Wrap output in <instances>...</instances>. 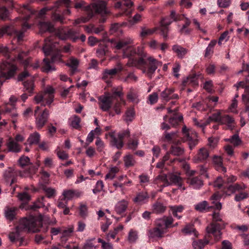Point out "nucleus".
Here are the masks:
<instances>
[{"label":"nucleus","mask_w":249,"mask_h":249,"mask_svg":"<svg viewBox=\"0 0 249 249\" xmlns=\"http://www.w3.org/2000/svg\"><path fill=\"white\" fill-rule=\"evenodd\" d=\"M140 57L138 59H130L127 64L128 66H135L142 70L148 77L151 78L159 66L162 65V62L158 61L153 56L146 53H138Z\"/></svg>","instance_id":"obj_1"},{"label":"nucleus","mask_w":249,"mask_h":249,"mask_svg":"<svg viewBox=\"0 0 249 249\" xmlns=\"http://www.w3.org/2000/svg\"><path fill=\"white\" fill-rule=\"evenodd\" d=\"M107 2L105 1L100 0L92 3L85 8L87 15L86 17H82L76 19L74 24L77 25L80 23H85L91 19L95 14H99L101 16L100 22H104L106 20L105 17L109 14V11L107 8Z\"/></svg>","instance_id":"obj_2"},{"label":"nucleus","mask_w":249,"mask_h":249,"mask_svg":"<svg viewBox=\"0 0 249 249\" xmlns=\"http://www.w3.org/2000/svg\"><path fill=\"white\" fill-rule=\"evenodd\" d=\"M36 232L40 230L36 227V223L33 219L23 218L20 221L19 225L8 234V238L11 242H14L19 236L21 231Z\"/></svg>","instance_id":"obj_3"},{"label":"nucleus","mask_w":249,"mask_h":249,"mask_svg":"<svg viewBox=\"0 0 249 249\" xmlns=\"http://www.w3.org/2000/svg\"><path fill=\"white\" fill-rule=\"evenodd\" d=\"M30 27L29 25L26 22L22 24V29L20 31H18L13 25L4 26L0 29V38L4 34H7L8 36L17 37L18 40L20 41L22 40L24 33Z\"/></svg>","instance_id":"obj_4"},{"label":"nucleus","mask_w":249,"mask_h":249,"mask_svg":"<svg viewBox=\"0 0 249 249\" xmlns=\"http://www.w3.org/2000/svg\"><path fill=\"white\" fill-rule=\"evenodd\" d=\"M17 70V67L9 61H4L0 64V88L5 79H9L15 75Z\"/></svg>","instance_id":"obj_5"},{"label":"nucleus","mask_w":249,"mask_h":249,"mask_svg":"<svg viewBox=\"0 0 249 249\" xmlns=\"http://www.w3.org/2000/svg\"><path fill=\"white\" fill-rule=\"evenodd\" d=\"M182 131L183 135L182 141L183 142H188L189 147L192 149L197 143L196 133L192 130L188 129L186 126L182 127Z\"/></svg>","instance_id":"obj_6"},{"label":"nucleus","mask_w":249,"mask_h":249,"mask_svg":"<svg viewBox=\"0 0 249 249\" xmlns=\"http://www.w3.org/2000/svg\"><path fill=\"white\" fill-rule=\"evenodd\" d=\"M224 227V224L221 225L219 223L212 222L207 226L206 231L208 234L213 235L215 239L218 241L221 238V230Z\"/></svg>","instance_id":"obj_7"},{"label":"nucleus","mask_w":249,"mask_h":249,"mask_svg":"<svg viewBox=\"0 0 249 249\" xmlns=\"http://www.w3.org/2000/svg\"><path fill=\"white\" fill-rule=\"evenodd\" d=\"M61 59V55L59 53H57L52 56L51 61L45 58L43 59L44 63L43 67V71L44 72L48 73L55 70V68L51 65V63H54L57 61H60Z\"/></svg>","instance_id":"obj_8"},{"label":"nucleus","mask_w":249,"mask_h":249,"mask_svg":"<svg viewBox=\"0 0 249 249\" xmlns=\"http://www.w3.org/2000/svg\"><path fill=\"white\" fill-rule=\"evenodd\" d=\"M163 136V140L165 142L177 145L180 143L178 132L177 131L171 132L165 131Z\"/></svg>","instance_id":"obj_9"},{"label":"nucleus","mask_w":249,"mask_h":249,"mask_svg":"<svg viewBox=\"0 0 249 249\" xmlns=\"http://www.w3.org/2000/svg\"><path fill=\"white\" fill-rule=\"evenodd\" d=\"M49 116V111L45 109L43 112L39 114L36 118V127L38 129H41L47 123Z\"/></svg>","instance_id":"obj_10"},{"label":"nucleus","mask_w":249,"mask_h":249,"mask_svg":"<svg viewBox=\"0 0 249 249\" xmlns=\"http://www.w3.org/2000/svg\"><path fill=\"white\" fill-rule=\"evenodd\" d=\"M54 92V89L51 86L47 87L45 89L43 93V102L46 103H42V106H45L48 105L50 106L53 101Z\"/></svg>","instance_id":"obj_11"},{"label":"nucleus","mask_w":249,"mask_h":249,"mask_svg":"<svg viewBox=\"0 0 249 249\" xmlns=\"http://www.w3.org/2000/svg\"><path fill=\"white\" fill-rule=\"evenodd\" d=\"M99 101L100 107L103 111H107L111 108L113 100L106 93L100 96Z\"/></svg>","instance_id":"obj_12"},{"label":"nucleus","mask_w":249,"mask_h":249,"mask_svg":"<svg viewBox=\"0 0 249 249\" xmlns=\"http://www.w3.org/2000/svg\"><path fill=\"white\" fill-rule=\"evenodd\" d=\"M175 89L173 88H166L160 93V97L163 101L166 102H168L171 99H176L178 98L177 94L174 93Z\"/></svg>","instance_id":"obj_13"},{"label":"nucleus","mask_w":249,"mask_h":249,"mask_svg":"<svg viewBox=\"0 0 249 249\" xmlns=\"http://www.w3.org/2000/svg\"><path fill=\"white\" fill-rule=\"evenodd\" d=\"M6 145L8 152L17 153L20 152L22 149L21 146L11 137L8 139Z\"/></svg>","instance_id":"obj_14"},{"label":"nucleus","mask_w":249,"mask_h":249,"mask_svg":"<svg viewBox=\"0 0 249 249\" xmlns=\"http://www.w3.org/2000/svg\"><path fill=\"white\" fill-rule=\"evenodd\" d=\"M53 37H49L45 40L44 46L43 48V52L45 55H49L55 48L57 45L56 42H53Z\"/></svg>","instance_id":"obj_15"},{"label":"nucleus","mask_w":249,"mask_h":249,"mask_svg":"<svg viewBox=\"0 0 249 249\" xmlns=\"http://www.w3.org/2000/svg\"><path fill=\"white\" fill-rule=\"evenodd\" d=\"M178 108H176L174 110H172L170 107L168 108V113H173V116L171 117L169 119V122L173 126L178 124L180 122L183 120V116L182 115L177 112Z\"/></svg>","instance_id":"obj_16"},{"label":"nucleus","mask_w":249,"mask_h":249,"mask_svg":"<svg viewBox=\"0 0 249 249\" xmlns=\"http://www.w3.org/2000/svg\"><path fill=\"white\" fill-rule=\"evenodd\" d=\"M122 70L123 67L120 64H118L116 68L112 69H106L103 71L102 78L104 80L112 78L113 76L121 71Z\"/></svg>","instance_id":"obj_17"},{"label":"nucleus","mask_w":249,"mask_h":249,"mask_svg":"<svg viewBox=\"0 0 249 249\" xmlns=\"http://www.w3.org/2000/svg\"><path fill=\"white\" fill-rule=\"evenodd\" d=\"M149 198V196L146 192H141L138 193L133 199V201L138 205H142L146 203Z\"/></svg>","instance_id":"obj_18"},{"label":"nucleus","mask_w":249,"mask_h":249,"mask_svg":"<svg viewBox=\"0 0 249 249\" xmlns=\"http://www.w3.org/2000/svg\"><path fill=\"white\" fill-rule=\"evenodd\" d=\"M168 18H162L160 22V30L161 32V35L164 38H167L168 32V26L172 23Z\"/></svg>","instance_id":"obj_19"},{"label":"nucleus","mask_w":249,"mask_h":249,"mask_svg":"<svg viewBox=\"0 0 249 249\" xmlns=\"http://www.w3.org/2000/svg\"><path fill=\"white\" fill-rule=\"evenodd\" d=\"M128 205V201L122 199L117 202L115 206V211L118 214H121L125 213Z\"/></svg>","instance_id":"obj_20"},{"label":"nucleus","mask_w":249,"mask_h":249,"mask_svg":"<svg viewBox=\"0 0 249 249\" xmlns=\"http://www.w3.org/2000/svg\"><path fill=\"white\" fill-rule=\"evenodd\" d=\"M17 208L6 206L4 210V214L6 219L9 221H12L16 218Z\"/></svg>","instance_id":"obj_21"},{"label":"nucleus","mask_w":249,"mask_h":249,"mask_svg":"<svg viewBox=\"0 0 249 249\" xmlns=\"http://www.w3.org/2000/svg\"><path fill=\"white\" fill-rule=\"evenodd\" d=\"M3 177L6 181L10 185L16 181L15 173L14 170L11 168H9L4 171Z\"/></svg>","instance_id":"obj_22"},{"label":"nucleus","mask_w":249,"mask_h":249,"mask_svg":"<svg viewBox=\"0 0 249 249\" xmlns=\"http://www.w3.org/2000/svg\"><path fill=\"white\" fill-rule=\"evenodd\" d=\"M108 135L110 137V144L112 146H115L118 149H121L124 145L123 141L121 140L119 137H116L114 132H109Z\"/></svg>","instance_id":"obj_23"},{"label":"nucleus","mask_w":249,"mask_h":249,"mask_svg":"<svg viewBox=\"0 0 249 249\" xmlns=\"http://www.w3.org/2000/svg\"><path fill=\"white\" fill-rule=\"evenodd\" d=\"M209 156V153L207 149L202 148L199 149L197 154L194 158V160L196 162H202L206 160Z\"/></svg>","instance_id":"obj_24"},{"label":"nucleus","mask_w":249,"mask_h":249,"mask_svg":"<svg viewBox=\"0 0 249 249\" xmlns=\"http://www.w3.org/2000/svg\"><path fill=\"white\" fill-rule=\"evenodd\" d=\"M168 179L169 180V181L170 183V185L175 184L177 185L179 188L182 189L183 191L185 190V187H182V180L179 175L170 174L169 175Z\"/></svg>","instance_id":"obj_25"},{"label":"nucleus","mask_w":249,"mask_h":249,"mask_svg":"<svg viewBox=\"0 0 249 249\" xmlns=\"http://www.w3.org/2000/svg\"><path fill=\"white\" fill-rule=\"evenodd\" d=\"M188 183L194 188L198 189L203 185V181L199 177H189Z\"/></svg>","instance_id":"obj_26"},{"label":"nucleus","mask_w":249,"mask_h":249,"mask_svg":"<svg viewBox=\"0 0 249 249\" xmlns=\"http://www.w3.org/2000/svg\"><path fill=\"white\" fill-rule=\"evenodd\" d=\"M27 55V53L22 52L19 53L18 55V59L19 62L22 63L24 66V69H26L30 66H31V58L24 59L25 56Z\"/></svg>","instance_id":"obj_27"},{"label":"nucleus","mask_w":249,"mask_h":249,"mask_svg":"<svg viewBox=\"0 0 249 249\" xmlns=\"http://www.w3.org/2000/svg\"><path fill=\"white\" fill-rule=\"evenodd\" d=\"M77 32L72 29H70L66 31H64V36H60V38L62 40L66 39L68 38H71L73 41L75 42L78 37L77 36Z\"/></svg>","instance_id":"obj_28"},{"label":"nucleus","mask_w":249,"mask_h":249,"mask_svg":"<svg viewBox=\"0 0 249 249\" xmlns=\"http://www.w3.org/2000/svg\"><path fill=\"white\" fill-rule=\"evenodd\" d=\"M79 64V61L77 58L71 57L68 60L66 65L71 68V73L72 74H73L76 71Z\"/></svg>","instance_id":"obj_29"},{"label":"nucleus","mask_w":249,"mask_h":249,"mask_svg":"<svg viewBox=\"0 0 249 249\" xmlns=\"http://www.w3.org/2000/svg\"><path fill=\"white\" fill-rule=\"evenodd\" d=\"M172 50L179 58H182L188 52L186 49L178 45H174Z\"/></svg>","instance_id":"obj_30"},{"label":"nucleus","mask_w":249,"mask_h":249,"mask_svg":"<svg viewBox=\"0 0 249 249\" xmlns=\"http://www.w3.org/2000/svg\"><path fill=\"white\" fill-rule=\"evenodd\" d=\"M64 200H69L72 199L74 196L79 197L81 196V193L73 190H64L63 192Z\"/></svg>","instance_id":"obj_31"},{"label":"nucleus","mask_w":249,"mask_h":249,"mask_svg":"<svg viewBox=\"0 0 249 249\" xmlns=\"http://www.w3.org/2000/svg\"><path fill=\"white\" fill-rule=\"evenodd\" d=\"M112 93H106L107 95L110 96V98L113 100L115 99L117 97H120V100L123 103H125V101L121 98L122 96H123V93L122 91L121 88H113L111 90Z\"/></svg>","instance_id":"obj_32"},{"label":"nucleus","mask_w":249,"mask_h":249,"mask_svg":"<svg viewBox=\"0 0 249 249\" xmlns=\"http://www.w3.org/2000/svg\"><path fill=\"white\" fill-rule=\"evenodd\" d=\"M222 112L223 110H216V112L213 113L209 117L207 121H209L210 123L211 122H214L218 123L220 124L223 115L222 114Z\"/></svg>","instance_id":"obj_33"},{"label":"nucleus","mask_w":249,"mask_h":249,"mask_svg":"<svg viewBox=\"0 0 249 249\" xmlns=\"http://www.w3.org/2000/svg\"><path fill=\"white\" fill-rule=\"evenodd\" d=\"M246 188V186L244 184H238L235 183L233 185H230L227 189L228 192L226 193V194L227 195H230V194L228 193V192L231 193H234L236 191H239L240 190H242L245 189Z\"/></svg>","instance_id":"obj_34"},{"label":"nucleus","mask_w":249,"mask_h":249,"mask_svg":"<svg viewBox=\"0 0 249 249\" xmlns=\"http://www.w3.org/2000/svg\"><path fill=\"white\" fill-rule=\"evenodd\" d=\"M40 135L37 132H35L30 135L27 142L30 145L38 144L40 141Z\"/></svg>","instance_id":"obj_35"},{"label":"nucleus","mask_w":249,"mask_h":249,"mask_svg":"<svg viewBox=\"0 0 249 249\" xmlns=\"http://www.w3.org/2000/svg\"><path fill=\"white\" fill-rule=\"evenodd\" d=\"M152 212L155 213H162L166 210V207L163 204L159 202H156L154 203L152 206Z\"/></svg>","instance_id":"obj_36"},{"label":"nucleus","mask_w":249,"mask_h":249,"mask_svg":"<svg viewBox=\"0 0 249 249\" xmlns=\"http://www.w3.org/2000/svg\"><path fill=\"white\" fill-rule=\"evenodd\" d=\"M37 171V167L31 164L29 168L25 170L23 173H21V176L24 178H32L33 175L35 174Z\"/></svg>","instance_id":"obj_37"},{"label":"nucleus","mask_w":249,"mask_h":249,"mask_svg":"<svg viewBox=\"0 0 249 249\" xmlns=\"http://www.w3.org/2000/svg\"><path fill=\"white\" fill-rule=\"evenodd\" d=\"M73 227L71 226L68 228L67 229L63 230L61 232V241L62 242L65 243L67 241L69 237H70L72 233L73 232Z\"/></svg>","instance_id":"obj_38"},{"label":"nucleus","mask_w":249,"mask_h":249,"mask_svg":"<svg viewBox=\"0 0 249 249\" xmlns=\"http://www.w3.org/2000/svg\"><path fill=\"white\" fill-rule=\"evenodd\" d=\"M124 161L127 168L134 166L136 163L134 156L130 154H127L124 157Z\"/></svg>","instance_id":"obj_39"},{"label":"nucleus","mask_w":249,"mask_h":249,"mask_svg":"<svg viewBox=\"0 0 249 249\" xmlns=\"http://www.w3.org/2000/svg\"><path fill=\"white\" fill-rule=\"evenodd\" d=\"M234 120L231 116L225 114L223 115L220 122L221 124H227L229 127L231 128L233 126Z\"/></svg>","instance_id":"obj_40"},{"label":"nucleus","mask_w":249,"mask_h":249,"mask_svg":"<svg viewBox=\"0 0 249 249\" xmlns=\"http://www.w3.org/2000/svg\"><path fill=\"white\" fill-rule=\"evenodd\" d=\"M127 98L128 100L134 103L139 102L138 92L134 89H130L127 94Z\"/></svg>","instance_id":"obj_41"},{"label":"nucleus","mask_w":249,"mask_h":249,"mask_svg":"<svg viewBox=\"0 0 249 249\" xmlns=\"http://www.w3.org/2000/svg\"><path fill=\"white\" fill-rule=\"evenodd\" d=\"M220 196L216 194H213L211 196V200L212 203L213 205H212L210 208H214L217 210H220L222 208V204L220 202L217 201V200L219 199Z\"/></svg>","instance_id":"obj_42"},{"label":"nucleus","mask_w":249,"mask_h":249,"mask_svg":"<svg viewBox=\"0 0 249 249\" xmlns=\"http://www.w3.org/2000/svg\"><path fill=\"white\" fill-rule=\"evenodd\" d=\"M164 233L156 227L150 229L148 231V236L151 238L161 237Z\"/></svg>","instance_id":"obj_43"},{"label":"nucleus","mask_w":249,"mask_h":249,"mask_svg":"<svg viewBox=\"0 0 249 249\" xmlns=\"http://www.w3.org/2000/svg\"><path fill=\"white\" fill-rule=\"evenodd\" d=\"M226 141L232 144L234 147L239 146L242 143V141L237 134L233 135L230 138L226 139Z\"/></svg>","instance_id":"obj_44"},{"label":"nucleus","mask_w":249,"mask_h":249,"mask_svg":"<svg viewBox=\"0 0 249 249\" xmlns=\"http://www.w3.org/2000/svg\"><path fill=\"white\" fill-rule=\"evenodd\" d=\"M133 39H132L131 38L129 37L125 38L123 39H122L117 43L116 45V48L117 49H121L124 48L127 45L133 43Z\"/></svg>","instance_id":"obj_45"},{"label":"nucleus","mask_w":249,"mask_h":249,"mask_svg":"<svg viewBox=\"0 0 249 249\" xmlns=\"http://www.w3.org/2000/svg\"><path fill=\"white\" fill-rule=\"evenodd\" d=\"M40 29L41 32H44L46 31L52 32L53 30V26L50 22H42L39 24Z\"/></svg>","instance_id":"obj_46"},{"label":"nucleus","mask_w":249,"mask_h":249,"mask_svg":"<svg viewBox=\"0 0 249 249\" xmlns=\"http://www.w3.org/2000/svg\"><path fill=\"white\" fill-rule=\"evenodd\" d=\"M159 181L163 182L164 184L163 187L167 186L170 185V183L169 181V179L166 175L161 174L157 177L155 178V182L156 183H158Z\"/></svg>","instance_id":"obj_47"},{"label":"nucleus","mask_w":249,"mask_h":249,"mask_svg":"<svg viewBox=\"0 0 249 249\" xmlns=\"http://www.w3.org/2000/svg\"><path fill=\"white\" fill-rule=\"evenodd\" d=\"M139 52H140L141 53H145L141 48L138 47L137 48H134L132 46H130L125 51L124 53H125L126 55L133 56L136 54L138 55Z\"/></svg>","instance_id":"obj_48"},{"label":"nucleus","mask_w":249,"mask_h":249,"mask_svg":"<svg viewBox=\"0 0 249 249\" xmlns=\"http://www.w3.org/2000/svg\"><path fill=\"white\" fill-rule=\"evenodd\" d=\"M22 12L25 16L23 18L24 21H26L30 18V16L33 14V12L29 7L28 5H23L21 10Z\"/></svg>","instance_id":"obj_49"},{"label":"nucleus","mask_w":249,"mask_h":249,"mask_svg":"<svg viewBox=\"0 0 249 249\" xmlns=\"http://www.w3.org/2000/svg\"><path fill=\"white\" fill-rule=\"evenodd\" d=\"M170 209L174 216L176 217L178 219H180L181 217V216L178 215V213L182 212L184 209L182 206H172L170 207Z\"/></svg>","instance_id":"obj_50"},{"label":"nucleus","mask_w":249,"mask_h":249,"mask_svg":"<svg viewBox=\"0 0 249 249\" xmlns=\"http://www.w3.org/2000/svg\"><path fill=\"white\" fill-rule=\"evenodd\" d=\"M184 152L183 148L178 146L177 144L171 146L170 153L175 156L182 155Z\"/></svg>","instance_id":"obj_51"},{"label":"nucleus","mask_w":249,"mask_h":249,"mask_svg":"<svg viewBox=\"0 0 249 249\" xmlns=\"http://www.w3.org/2000/svg\"><path fill=\"white\" fill-rule=\"evenodd\" d=\"M208 243V241L206 240H198L194 241L192 243L194 249H203L204 246Z\"/></svg>","instance_id":"obj_52"},{"label":"nucleus","mask_w":249,"mask_h":249,"mask_svg":"<svg viewBox=\"0 0 249 249\" xmlns=\"http://www.w3.org/2000/svg\"><path fill=\"white\" fill-rule=\"evenodd\" d=\"M23 85L26 91L30 93H32L34 88L33 77H31V79L24 82Z\"/></svg>","instance_id":"obj_53"},{"label":"nucleus","mask_w":249,"mask_h":249,"mask_svg":"<svg viewBox=\"0 0 249 249\" xmlns=\"http://www.w3.org/2000/svg\"><path fill=\"white\" fill-rule=\"evenodd\" d=\"M135 116V111L133 108H129L127 110L124 116V120L127 122H131L134 119Z\"/></svg>","instance_id":"obj_54"},{"label":"nucleus","mask_w":249,"mask_h":249,"mask_svg":"<svg viewBox=\"0 0 249 249\" xmlns=\"http://www.w3.org/2000/svg\"><path fill=\"white\" fill-rule=\"evenodd\" d=\"M80 118L77 116L74 115L71 119V125L74 128L79 129L80 128Z\"/></svg>","instance_id":"obj_55"},{"label":"nucleus","mask_w":249,"mask_h":249,"mask_svg":"<svg viewBox=\"0 0 249 249\" xmlns=\"http://www.w3.org/2000/svg\"><path fill=\"white\" fill-rule=\"evenodd\" d=\"M156 227L164 233H165L167 230L164 221H163L162 218L158 219L156 221Z\"/></svg>","instance_id":"obj_56"},{"label":"nucleus","mask_w":249,"mask_h":249,"mask_svg":"<svg viewBox=\"0 0 249 249\" xmlns=\"http://www.w3.org/2000/svg\"><path fill=\"white\" fill-rule=\"evenodd\" d=\"M18 163L22 167H24L29 165H30V160L28 157L22 156L19 159Z\"/></svg>","instance_id":"obj_57"},{"label":"nucleus","mask_w":249,"mask_h":249,"mask_svg":"<svg viewBox=\"0 0 249 249\" xmlns=\"http://www.w3.org/2000/svg\"><path fill=\"white\" fill-rule=\"evenodd\" d=\"M138 140L137 139H130L127 143V148L129 149L135 150L137 149L138 145Z\"/></svg>","instance_id":"obj_58"},{"label":"nucleus","mask_w":249,"mask_h":249,"mask_svg":"<svg viewBox=\"0 0 249 249\" xmlns=\"http://www.w3.org/2000/svg\"><path fill=\"white\" fill-rule=\"evenodd\" d=\"M213 162L217 166V167L221 168L224 172H226V168L222 166V159L221 157L216 156H214L213 158Z\"/></svg>","instance_id":"obj_59"},{"label":"nucleus","mask_w":249,"mask_h":249,"mask_svg":"<svg viewBox=\"0 0 249 249\" xmlns=\"http://www.w3.org/2000/svg\"><path fill=\"white\" fill-rule=\"evenodd\" d=\"M138 238V232L135 231L131 230L128 233V241L131 243H134L136 242Z\"/></svg>","instance_id":"obj_60"},{"label":"nucleus","mask_w":249,"mask_h":249,"mask_svg":"<svg viewBox=\"0 0 249 249\" xmlns=\"http://www.w3.org/2000/svg\"><path fill=\"white\" fill-rule=\"evenodd\" d=\"M193 122L196 126L202 128L203 131L204 127L210 124L209 121H203L202 120H200L199 121L196 118H193Z\"/></svg>","instance_id":"obj_61"},{"label":"nucleus","mask_w":249,"mask_h":249,"mask_svg":"<svg viewBox=\"0 0 249 249\" xmlns=\"http://www.w3.org/2000/svg\"><path fill=\"white\" fill-rule=\"evenodd\" d=\"M31 77H33L29 73L28 71L24 69V71L18 75V81H23L27 78H29L28 80H30Z\"/></svg>","instance_id":"obj_62"},{"label":"nucleus","mask_w":249,"mask_h":249,"mask_svg":"<svg viewBox=\"0 0 249 249\" xmlns=\"http://www.w3.org/2000/svg\"><path fill=\"white\" fill-rule=\"evenodd\" d=\"M156 31L155 29H148L145 27L142 28V32L141 33V36L142 37H145L147 36H150L153 34Z\"/></svg>","instance_id":"obj_63"},{"label":"nucleus","mask_w":249,"mask_h":249,"mask_svg":"<svg viewBox=\"0 0 249 249\" xmlns=\"http://www.w3.org/2000/svg\"><path fill=\"white\" fill-rule=\"evenodd\" d=\"M43 190L45 192L46 196L49 198L53 197L55 195V190L51 187H43Z\"/></svg>","instance_id":"obj_64"}]
</instances>
